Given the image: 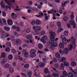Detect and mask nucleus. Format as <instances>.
Wrapping results in <instances>:
<instances>
[{
  "mask_svg": "<svg viewBox=\"0 0 77 77\" xmlns=\"http://www.w3.org/2000/svg\"><path fill=\"white\" fill-rule=\"evenodd\" d=\"M70 40H71V42L70 45H69V50L70 51H71L72 49L73 48V47L74 46L76 45L75 43L74 42L76 40L75 38L74 37H72L70 38Z\"/></svg>",
  "mask_w": 77,
  "mask_h": 77,
  "instance_id": "obj_1",
  "label": "nucleus"
},
{
  "mask_svg": "<svg viewBox=\"0 0 77 77\" xmlns=\"http://www.w3.org/2000/svg\"><path fill=\"white\" fill-rule=\"evenodd\" d=\"M60 39H62V42L63 43L64 45H66L68 43H69V42L71 41L70 39L68 40L66 37H65V36L63 35H62L61 36Z\"/></svg>",
  "mask_w": 77,
  "mask_h": 77,
  "instance_id": "obj_2",
  "label": "nucleus"
},
{
  "mask_svg": "<svg viewBox=\"0 0 77 77\" xmlns=\"http://www.w3.org/2000/svg\"><path fill=\"white\" fill-rule=\"evenodd\" d=\"M36 50L34 49H32L30 51V53L31 54L30 55V56L31 57H35L36 56Z\"/></svg>",
  "mask_w": 77,
  "mask_h": 77,
  "instance_id": "obj_3",
  "label": "nucleus"
},
{
  "mask_svg": "<svg viewBox=\"0 0 77 77\" xmlns=\"http://www.w3.org/2000/svg\"><path fill=\"white\" fill-rule=\"evenodd\" d=\"M32 29L35 32H39L41 31V30H42V27L40 26H33L32 27Z\"/></svg>",
  "mask_w": 77,
  "mask_h": 77,
  "instance_id": "obj_4",
  "label": "nucleus"
},
{
  "mask_svg": "<svg viewBox=\"0 0 77 77\" xmlns=\"http://www.w3.org/2000/svg\"><path fill=\"white\" fill-rule=\"evenodd\" d=\"M56 36V33L54 32H52L50 33V39L52 41H54Z\"/></svg>",
  "mask_w": 77,
  "mask_h": 77,
  "instance_id": "obj_5",
  "label": "nucleus"
},
{
  "mask_svg": "<svg viewBox=\"0 0 77 77\" xmlns=\"http://www.w3.org/2000/svg\"><path fill=\"white\" fill-rule=\"evenodd\" d=\"M46 40H48V37L46 35H43L42 37V38L40 39V41L43 44H46Z\"/></svg>",
  "mask_w": 77,
  "mask_h": 77,
  "instance_id": "obj_6",
  "label": "nucleus"
},
{
  "mask_svg": "<svg viewBox=\"0 0 77 77\" xmlns=\"http://www.w3.org/2000/svg\"><path fill=\"white\" fill-rule=\"evenodd\" d=\"M69 24L71 26H73V28L75 29L76 27V24L75 23V21L74 20H70Z\"/></svg>",
  "mask_w": 77,
  "mask_h": 77,
  "instance_id": "obj_7",
  "label": "nucleus"
},
{
  "mask_svg": "<svg viewBox=\"0 0 77 77\" xmlns=\"http://www.w3.org/2000/svg\"><path fill=\"white\" fill-rule=\"evenodd\" d=\"M3 36L1 37V38H6L7 37H9L10 36V34L9 33H6L5 32H3L2 33Z\"/></svg>",
  "mask_w": 77,
  "mask_h": 77,
  "instance_id": "obj_8",
  "label": "nucleus"
},
{
  "mask_svg": "<svg viewBox=\"0 0 77 77\" xmlns=\"http://www.w3.org/2000/svg\"><path fill=\"white\" fill-rule=\"evenodd\" d=\"M69 49H68V48H64L63 49V51H64V54H68V53H69V51H71L69 50Z\"/></svg>",
  "mask_w": 77,
  "mask_h": 77,
  "instance_id": "obj_9",
  "label": "nucleus"
},
{
  "mask_svg": "<svg viewBox=\"0 0 77 77\" xmlns=\"http://www.w3.org/2000/svg\"><path fill=\"white\" fill-rule=\"evenodd\" d=\"M12 18L13 19H17L18 17V15L15 14L14 13H12L11 14Z\"/></svg>",
  "mask_w": 77,
  "mask_h": 77,
  "instance_id": "obj_10",
  "label": "nucleus"
},
{
  "mask_svg": "<svg viewBox=\"0 0 77 77\" xmlns=\"http://www.w3.org/2000/svg\"><path fill=\"white\" fill-rule=\"evenodd\" d=\"M21 40L20 39H17L16 40V44L17 45H20L21 44Z\"/></svg>",
  "mask_w": 77,
  "mask_h": 77,
  "instance_id": "obj_11",
  "label": "nucleus"
},
{
  "mask_svg": "<svg viewBox=\"0 0 77 77\" xmlns=\"http://www.w3.org/2000/svg\"><path fill=\"white\" fill-rule=\"evenodd\" d=\"M7 23L9 26H12L13 24V22L12 20L9 19L7 20Z\"/></svg>",
  "mask_w": 77,
  "mask_h": 77,
  "instance_id": "obj_12",
  "label": "nucleus"
},
{
  "mask_svg": "<svg viewBox=\"0 0 77 77\" xmlns=\"http://www.w3.org/2000/svg\"><path fill=\"white\" fill-rule=\"evenodd\" d=\"M67 76L68 77H77L76 75H74L73 73L71 72L67 74Z\"/></svg>",
  "mask_w": 77,
  "mask_h": 77,
  "instance_id": "obj_13",
  "label": "nucleus"
},
{
  "mask_svg": "<svg viewBox=\"0 0 77 77\" xmlns=\"http://www.w3.org/2000/svg\"><path fill=\"white\" fill-rule=\"evenodd\" d=\"M5 2H6V3L9 5V6H11L12 5V3L11 2L7 0H5Z\"/></svg>",
  "mask_w": 77,
  "mask_h": 77,
  "instance_id": "obj_14",
  "label": "nucleus"
},
{
  "mask_svg": "<svg viewBox=\"0 0 77 77\" xmlns=\"http://www.w3.org/2000/svg\"><path fill=\"white\" fill-rule=\"evenodd\" d=\"M4 30H5L7 32H9V31H10V28L9 27L5 26L4 27Z\"/></svg>",
  "mask_w": 77,
  "mask_h": 77,
  "instance_id": "obj_15",
  "label": "nucleus"
},
{
  "mask_svg": "<svg viewBox=\"0 0 77 77\" xmlns=\"http://www.w3.org/2000/svg\"><path fill=\"white\" fill-rule=\"evenodd\" d=\"M51 45L53 47H57V43L56 42H53L51 43Z\"/></svg>",
  "mask_w": 77,
  "mask_h": 77,
  "instance_id": "obj_16",
  "label": "nucleus"
},
{
  "mask_svg": "<svg viewBox=\"0 0 77 77\" xmlns=\"http://www.w3.org/2000/svg\"><path fill=\"white\" fill-rule=\"evenodd\" d=\"M59 47L60 48H63L64 47H65V45H64L62 43H60L59 44Z\"/></svg>",
  "mask_w": 77,
  "mask_h": 77,
  "instance_id": "obj_17",
  "label": "nucleus"
},
{
  "mask_svg": "<svg viewBox=\"0 0 77 77\" xmlns=\"http://www.w3.org/2000/svg\"><path fill=\"white\" fill-rule=\"evenodd\" d=\"M0 5L2 8H5V3H4L3 1H2L0 3Z\"/></svg>",
  "mask_w": 77,
  "mask_h": 77,
  "instance_id": "obj_18",
  "label": "nucleus"
},
{
  "mask_svg": "<svg viewBox=\"0 0 77 77\" xmlns=\"http://www.w3.org/2000/svg\"><path fill=\"white\" fill-rule=\"evenodd\" d=\"M77 65V63L75 61H73L71 63L72 66H75Z\"/></svg>",
  "mask_w": 77,
  "mask_h": 77,
  "instance_id": "obj_19",
  "label": "nucleus"
},
{
  "mask_svg": "<svg viewBox=\"0 0 77 77\" xmlns=\"http://www.w3.org/2000/svg\"><path fill=\"white\" fill-rule=\"evenodd\" d=\"M26 38L28 39H30L33 38V36L32 35H28L26 37Z\"/></svg>",
  "mask_w": 77,
  "mask_h": 77,
  "instance_id": "obj_20",
  "label": "nucleus"
},
{
  "mask_svg": "<svg viewBox=\"0 0 77 77\" xmlns=\"http://www.w3.org/2000/svg\"><path fill=\"white\" fill-rule=\"evenodd\" d=\"M38 46L39 49H42V48H43V45L41 43L38 44Z\"/></svg>",
  "mask_w": 77,
  "mask_h": 77,
  "instance_id": "obj_21",
  "label": "nucleus"
},
{
  "mask_svg": "<svg viewBox=\"0 0 77 77\" xmlns=\"http://www.w3.org/2000/svg\"><path fill=\"white\" fill-rule=\"evenodd\" d=\"M35 24L36 25H40L41 24V21L39 20H37L35 21Z\"/></svg>",
  "mask_w": 77,
  "mask_h": 77,
  "instance_id": "obj_22",
  "label": "nucleus"
},
{
  "mask_svg": "<svg viewBox=\"0 0 77 77\" xmlns=\"http://www.w3.org/2000/svg\"><path fill=\"white\" fill-rule=\"evenodd\" d=\"M39 66L41 68H43L45 66V64L42 63H40L39 64Z\"/></svg>",
  "mask_w": 77,
  "mask_h": 77,
  "instance_id": "obj_23",
  "label": "nucleus"
},
{
  "mask_svg": "<svg viewBox=\"0 0 77 77\" xmlns=\"http://www.w3.org/2000/svg\"><path fill=\"white\" fill-rule=\"evenodd\" d=\"M1 57L2 58H5L6 57V54L4 52H2L1 53Z\"/></svg>",
  "mask_w": 77,
  "mask_h": 77,
  "instance_id": "obj_24",
  "label": "nucleus"
},
{
  "mask_svg": "<svg viewBox=\"0 0 77 77\" xmlns=\"http://www.w3.org/2000/svg\"><path fill=\"white\" fill-rule=\"evenodd\" d=\"M8 59L9 60H12L13 59V55L12 54L9 55L8 56Z\"/></svg>",
  "mask_w": 77,
  "mask_h": 77,
  "instance_id": "obj_25",
  "label": "nucleus"
},
{
  "mask_svg": "<svg viewBox=\"0 0 77 77\" xmlns=\"http://www.w3.org/2000/svg\"><path fill=\"white\" fill-rule=\"evenodd\" d=\"M68 31L67 30L63 32V35L66 36H67L68 35Z\"/></svg>",
  "mask_w": 77,
  "mask_h": 77,
  "instance_id": "obj_26",
  "label": "nucleus"
},
{
  "mask_svg": "<svg viewBox=\"0 0 77 77\" xmlns=\"http://www.w3.org/2000/svg\"><path fill=\"white\" fill-rule=\"evenodd\" d=\"M4 68H9V64L8 63L5 64L4 66Z\"/></svg>",
  "mask_w": 77,
  "mask_h": 77,
  "instance_id": "obj_27",
  "label": "nucleus"
},
{
  "mask_svg": "<svg viewBox=\"0 0 77 77\" xmlns=\"http://www.w3.org/2000/svg\"><path fill=\"white\" fill-rule=\"evenodd\" d=\"M32 74V71H30L29 72H28L27 73V77H31V76Z\"/></svg>",
  "mask_w": 77,
  "mask_h": 77,
  "instance_id": "obj_28",
  "label": "nucleus"
},
{
  "mask_svg": "<svg viewBox=\"0 0 77 77\" xmlns=\"http://www.w3.org/2000/svg\"><path fill=\"white\" fill-rule=\"evenodd\" d=\"M9 71H10V72H14V69L12 67H11L9 69Z\"/></svg>",
  "mask_w": 77,
  "mask_h": 77,
  "instance_id": "obj_29",
  "label": "nucleus"
},
{
  "mask_svg": "<svg viewBox=\"0 0 77 77\" xmlns=\"http://www.w3.org/2000/svg\"><path fill=\"white\" fill-rule=\"evenodd\" d=\"M61 61L63 63L64 62L66 61V58L65 57H63L61 60Z\"/></svg>",
  "mask_w": 77,
  "mask_h": 77,
  "instance_id": "obj_30",
  "label": "nucleus"
},
{
  "mask_svg": "<svg viewBox=\"0 0 77 77\" xmlns=\"http://www.w3.org/2000/svg\"><path fill=\"white\" fill-rule=\"evenodd\" d=\"M44 72L45 74H48V73H49L48 69L47 68H45L44 70Z\"/></svg>",
  "mask_w": 77,
  "mask_h": 77,
  "instance_id": "obj_31",
  "label": "nucleus"
},
{
  "mask_svg": "<svg viewBox=\"0 0 77 77\" xmlns=\"http://www.w3.org/2000/svg\"><path fill=\"white\" fill-rule=\"evenodd\" d=\"M64 65L65 66H66V67H67V66H69V63L68 62H64Z\"/></svg>",
  "mask_w": 77,
  "mask_h": 77,
  "instance_id": "obj_32",
  "label": "nucleus"
},
{
  "mask_svg": "<svg viewBox=\"0 0 77 77\" xmlns=\"http://www.w3.org/2000/svg\"><path fill=\"white\" fill-rule=\"evenodd\" d=\"M60 68L62 70H63V69H64V66H63V63L61 64Z\"/></svg>",
  "mask_w": 77,
  "mask_h": 77,
  "instance_id": "obj_33",
  "label": "nucleus"
},
{
  "mask_svg": "<svg viewBox=\"0 0 77 77\" xmlns=\"http://www.w3.org/2000/svg\"><path fill=\"white\" fill-rule=\"evenodd\" d=\"M38 1H39L40 2H43V3H46V4L47 3V1L46 0H38Z\"/></svg>",
  "mask_w": 77,
  "mask_h": 77,
  "instance_id": "obj_34",
  "label": "nucleus"
},
{
  "mask_svg": "<svg viewBox=\"0 0 77 77\" xmlns=\"http://www.w3.org/2000/svg\"><path fill=\"white\" fill-rule=\"evenodd\" d=\"M63 20L64 21H67L68 20V17H64L63 18Z\"/></svg>",
  "mask_w": 77,
  "mask_h": 77,
  "instance_id": "obj_35",
  "label": "nucleus"
},
{
  "mask_svg": "<svg viewBox=\"0 0 77 77\" xmlns=\"http://www.w3.org/2000/svg\"><path fill=\"white\" fill-rule=\"evenodd\" d=\"M6 45L7 47H11V43L9 42H8Z\"/></svg>",
  "mask_w": 77,
  "mask_h": 77,
  "instance_id": "obj_36",
  "label": "nucleus"
},
{
  "mask_svg": "<svg viewBox=\"0 0 77 77\" xmlns=\"http://www.w3.org/2000/svg\"><path fill=\"white\" fill-rule=\"evenodd\" d=\"M57 26L59 28L61 27V23L60 22H57Z\"/></svg>",
  "mask_w": 77,
  "mask_h": 77,
  "instance_id": "obj_37",
  "label": "nucleus"
},
{
  "mask_svg": "<svg viewBox=\"0 0 77 77\" xmlns=\"http://www.w3.org/2000/svg\"><path fill=\"white\" fill-rule=\"evenodd\" d=\"M60 54L59 53H57L55 54V57L57 58H59V57H60Z\"/></svg>",
  "mask_w": 77,
  "mask_h": 77,
  "instance_id": "obj_38",
  "label": "nucleus"
},
{
  "mask_svg": "<svg viewBox=\"0 0 77 77\" xmlns=\"http://www.w3.org/2000/svg\"><path fill=\"white\" fill-rule=\"evenodd\" d=\"M2 21L4 24L6 25V19H5V18H4L2 19Z\"/></svg>",
  "mask_w": 77,
  "mask_h": 77,
  "instance_id": "obj_39",
  "label": "nucleus"
},
{
  "mask_svg": "<svg viewBox=\"0 0 77 77\" xmlns=\"http://www.w3.org/2000/svg\"><path fill=\"white\" fill-rule=\"evenodd\" d=\"M63 75H64V76H67V75H68V74H67V72H66L65 71H64L63 72Z\"/></svg>",
  "mask_w": 77,
  "mask_h": 77,
  "instance_id": "obj_40",
  "label": "nucleus"
},
{
  "mask_svg": "<svg viewBox=\"0 0 77 77\" xmlns=\"http://www.w3.org/2000/svg\"><path fill=\"white\" fill-rule=\"evenodd\" d=\"M35 23H36V22H35V20H32L31 22V25H32L33 26L35 25Z\"/></svg>",
  "mask_w": 77,
  "mask_h": 77,
  "instance_id": "obj_41",
  "label": "nucleus"
},
{
  "mask_svg": "<svg viewBox=\"0 0 77 77\" xmlns=\"http://www.w3.org/2000/svg\"><path fill=\"white\" fill-rule=\"evenodd\" d=\"M24 67L25 68H29L30 66L29 64H25L24 65Z\"/></svg>",
  "mask_w": 77,
  "mask_h": 77,
  "instance_id": "obj_42",
  "label": "nucleus"
},
{
  "mask_svg": "<svg viewBox=\"0 0 77 77\" xmlns=\"http://www.w3.org/2000/svg\"><path fill=\"white\" fill-rule=\"evenodd\" d=\"M63 30V29L62 28L60 27V28L58 29L57 32V33H60V32H61V31L62 30Z\"/></svg>",
  "mask_w": 77,
  "mask_h": 77,
  "instance_id": "obj_43",
  "label": "nucleus"
},
{
  "mask_svg": "<svg viewBox=\"0 0 77 77\" xmlns=\"http://www.w3.org/2000/svg\"><path fill=\"white\" fill-rule=\"evenodd\" d=\"M2 16L5 17L6 16V14L4 11L2 12Z\"/></svg>",
  "mask_w": 77,
  "mask_h": 77,
  "instance_id": "obj_44",
  "label": "nucleus"
},
{
  "mask_svg": "<svg viewBox=\"0 0 77 77\" xmlns=\"http://www.w3.org/2000/svg\"><path fill=\"white\" fill-rule=\"evenodd\" d=\"M41 33L42 35H44L45 34V31L42 30L41 32Z\"/></svg>",
  "mask_w": 77,
  "mask_h": 77,
  "instance_id": "obj_45",
  "label": "nucleus"
},
{
  "mask_svg": "<svg viewBox=\"0 0 77 77\" xmlns=\"http://www.w3.org/2000/svg\"><path fill=\"white\" fill-rule=\"evenodd\" d=\"M24 54L25 57H29V53L28 52H26V53Z\"/></svg>",
  "mask_w": 77,
  "mask_h": 77,
  "instance_id": "obj_46",
  "label": "nucleus"
},
{
  "mask_svg": "<svg viewBox=\"0 0 77 77\" xmlns=\"http://www.w3.org/2000/svg\"><path fill=\"white\" fill-rule=\"evenodd\" d=\"M10 50H11L10 48L8 47L7 48L5 49V51L6 52H9V51H10Z\"/></svg>",
  "mask_w": 77,
  "mask_h": 77,
  "instance_id": "obj_47",
  "label": "nucleus"
},
{
  "mask_svg": "<svg viewBox=\"0 0 77 77\" xmlns=\"http://www.w3.org/2000/svg\"><path fill=\"white\" fill-rule=\"evenodd\" d=\"M23 48H29V46L27 45H23Z\"/></svg>",
  "mask_w": 77,
  "mask_h": 77,
  "instance_id": "obj_48",
  "label": "nucleus"
},
{
  "mask_svg": "<svg viewBox=\"0 0 77 77\" xmlns=\"http://www.w3.org/2000/svg\"><path fill=\"white\" fill-rule=\"evenodd\" d=\"M32 9L34 11H38V9L36 8H32Z\"/></svg>",
  "mask_w": 77,
  "mask_h": 77,
  "instance_id": "obj_49",
  "label": "nucleus"
},
{
  "mask_svg": "<svg viewBox=\"0 0 77 77\" xmlns=\"http://www.w3.org/2000/svg\"><path fill=\"white\" fill-rule=\"evenodd\" d=\"M30 29H26V32L27 33H30Z\"/></svg>",
  "mask_w": 77,
  "mask_h": 77,
  "instance_id": "obj_50",
  "label": "nucleus"
},
{
  "mask_svg": "<svg viewBox=\"0 0 77 77\" xmlns=\"http://www.w3.org/2000/svg\"><path fill=\"white\" fill-rule=\"evenodd\" d=\"M52 75L53 76H54V77H58V75L54 73H53L52 74Z\"/></svg>",
  "mask_w": 77,
  "mask_h": 77,
  "instance_id": "obj_51",
  "label": "nucleus"
},
{
  "mask_svg": "<svg viewBox=\"0 0 77 77\" xmlns=\"http://www.w3.org/2000/svg\"><path fill=\"white\" fill-rule=\"evenodd\" d=\"M11 39L12 41H14L15 40V38L14 36H11Z\"/></svg>",
  "mask_w": 77,
  "mask_h": 77,
  "instance_id": "obj_52",
  "label": "nucleus"
},
{
  "mask_svg": "<svg viewBox=\"0 0 77 77\" xmlns=\"http://www.w3.org/2000/svg\"><path fill=\"white\" fill-rule=\"evenodd\" d=\"M54 66L56 68H58L59 67V66L57 64H56L54 65Z\"/></svg>",
  "mask_w": 77,
  "mask_h": 77,
  "instance_id": "obj_53",
  "label": "nucleus"
},
{
  "mask_svg": "<svg viewBox=\"0 0 77 77\" xmlns=\"http://www.w3.org/2000/svg\"><path fill=\"white\" fill-rule=\"evenodd\" d=\"M18 59H19V60L21 61L23 60V58L20 57V56H19L18 57Z\"/></svg>",
  "mask_w": 77,
  "mask_h": 77,
  "instance_id": "obj_54",
  "label": "nucleus"
},
{
  "mask_svg": "<svg viewBox=\"0 0 77 77\" xmlns=\"http://www.w3.org/2000/svg\"><path fill=\"white\" fill-rule=\"evenodd\" d=\"M27 52H26V50L25 49H24L22 50V54H24L26 53Z\"/></svg>",
  "mask_w": 77,
  "mask_h": 77,
  "instance_id": "obj_55",
  "label": "nucleus"
},
{
  "mask_svg": "<svg viewBox=\"0 0 77 77\" xmlns=\"http://www.w3.org/2000/svg\"><path fill=\"white\" fill-rule=\"evenodd\" d=\"M59 52L60 54L62 55H63V54H64V51H63L60 50L59 51Z\"/></svg>",
  "mask_w": 77,
  "mask_h": 77,
  "instance_id": "obj_56",
  "label": "nucleus"
},
{
  "mask_svg": "<svg viewBox=\"0 0 77 77\" xmlns=\"http://www.w3.org/2000/svg\"><path fill=\"white\" fill-rule=\"evenodd\" d=\"M28 4L30 6H32L33 5V2L32 1H30L28 2Z\"/></svg>",
  "mask_w": 77,
  "mask_h": 77,
  "instance_id": "obj_57",
  "label": "nucleus"
},
{
  "mask_svg": "<svg viewBox=\"0 0 77 77\" xmlns=\"http://www.w3.org/2000/svg\"><path fill=\"white\" fill-rule=\"evenodd\" d=\"M70 18L72 20L74 19V18H75L74 15H70Z\"/></svg>",
  "mask_w": 77,
  "mask_h": 77,
  "instance_id": "obj_58",
  "label": "nucleus"
},
{
  "mask_svg": "<svg viewBox=\"0 0 77 77\" xmlns=\"http://www.w3.org/2000/svg\"><path fill=\"white\" fill-rule=\"evenodd\" d=\"M73 73L76 74V75H77V69H75V70H74Z\"/></svg>",
  "mask_w": 77,
  "mask_h": 77,
  "instance_id": "obj_59",
  "label": "nucleus"
},
{
  "mask_svg": "<svg viewBox=\"0 0 77 77\" xmlns=\"http://www.w3.org/2000/svg\"><path fill=\"white\" fill-rule=\"evenodd\" d=\"M12 53H17V51L15 49H12L11 50Z\"/></svg>",
  "mask_w": 77,
  "mask_h": 77,
  "instance_id": "obj_60",
  "label": "nucleus"
},
{
  "mask_svg": "<svg viewBox=\"0 0 77 77\" xmlns=\"http://www.w3.org/2000/svg\"><path fill=\"white\" fill-rule=\"evenodd\" d=\"M54 12V10H52L51 11H48L49 14H53Z\"/></svg>",
  "mask_w": 77,
  "mask_h": 77,
  "instance_id": "obj_61",
  "label": "nucleus"
},
{
  "mask_svg": "<svg viewBox=\"0 0 77 77\" xmlns=\"http://www.w3.org/2000/svg\"><path fill=\"white\" fill-rule=\"evenodd\" d=\"M52 60L54 62V63H56L57 62V59L56 58H54L52 59Z\"/></svg>",
  "mask_w": 77,
  "mask_h": 77,
  "instance_id": "obj_62",
  "label": "nucleus"
},
{
  "mask_svg": "<svg viewBox=\"0 0 77 77\" xmlns=\"http://www.w3.org/2000/svg\"><path fill=\"white\" fill-rule=\"evenodd\" d=\"M26 9L30 10V9H32V8L31 7H26Z\"/></svg>",
  "mask_w": 77,
  "mask_h": 77,
  "instance_id": "obj_63",
  "label": "nucleus"
},
{
  "mask_svg": "<svg viewBox=\"0 0 77 77\" xmlns=\"http://www.w3.org/2000/svg\"><path fill=\"white\" fill-rule=\"evenodd\" d=\"M5 62L4 61H2L1 62V64L2 65H3L5 64Z\"/></svg>",
  "mask_w": 77,
  "mask_h": 77,
  "instance_id": "obj_64",
  "label": "nucleus"
}]
</instances>
